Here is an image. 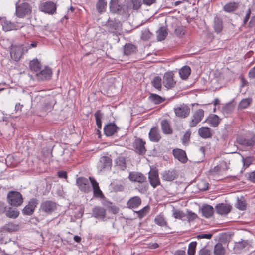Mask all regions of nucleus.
<instances>
[{
    "label": "nucleus",
    "mask_w": 255,
    "mask_h": 255,
    "mask_svg": "<svg viewBox=\"0 0 255 255\" xmlns=\"http://www.w3.org/2000/svg\"><path fill=\"white\" fill-rule=\"evenodd\" d=\"M251 13V9L250 8H249L248 9V10L247 11L246 15L243 19V23L244 25H245L247 23V22H248V21L250 17Z\"/></svg>",
    "instance_id": "61"
},
{
    "label": "nucleus",
    "mask_w": 255,
    "mask_h": 255,
    "mask_svg": "<svg viewBox=\"0 0 255 255\" xmlns=\"http://www.w3.org/2000/svg\"><path fill=\"white\" fill-rule=\"evenodd\" d=\"M133 4V8L135 10L138 9L142 4V0H131Z\"/></svg>",
    "instance_id": "52"
},
{
    "label": "nucleus",
    "mask_w": 255,
    "mask_h": 255,
    "mask_svg": "<svg viewBox=\"0 0 255 255\" xmlns=\"http://www.w3.org/2000/svg\"><path fill=\"white\" fill-rule=\"evenodd\" d=\"M145 142L141 139H136L133 143V146L137 152L141 154L145 153L146 149L145 148Z\"/></svg>",
    "instance_id": "17"
},
{
    "label": "nucleus",
    "mask_w": 255,
    "mask_h": 255,
    "mask_svg": "<svg viewBox=\"0 0 255 255\" xmlns=\"http://www.w3.org/2000/svg\"><path fill=\"white\" fill-rule=\"evenodd\" d=\"M59 178L66 179L67 178V173L64 171H60L57 173Z\"/></svg>",
    "instance_id": "62"
},
{
    "label": "nucleus",
    "mask_w": 255,
    "mask_h": 255,
    "mask_svg": "<svg viewBox=\"0 0 255 255\" xmlns=\"http://www.w3.org/2000/svg\"><path fill=\"white\" fill-rule=\"evenodd\" d=\"M116 164L118 168L124 170L126 168L125 159L124 157H119L116 159Z\"/></svg>",
    "instance_id": "38"
},
{
    "label": "nucleus",
    "mask_w": 255,
    "mask_h": 255,
    "mask_svg": "<svg viewBox=\"0 0 255 255\" xmlns=\"http://www.w3.org/2000/svg\"><path fill=\"white\" fill-rule=\"evenodd\" d=\"M236 207L240 210H244L246 208V203L244 198L241 197L238 198Z\"/></svg>",
    "instance_id": "43"
},
{
    "label": "nucleus",
    "mask_w": 255,
    "mask_h": 255,
    "mask_svg": "<svg viewBox=\"0 0 255 255\" xmlns=\"http://www.w3.org/2000/svg\"><path fill=\"white\" fill-rule=\"evenodd\" d=\"M57 207L56 203L51 201H45L42 202L40 206L42 211L46 214H50L54 211Z\"/></svg>",
    "instance_id": "9"
},
{
    "label": "nucleus",
    "mask_w": 255,
    "mask_h": 255,
    "mask_svg": "<svg viewBox=\"0 0 255 255\" xmlns=\"http://www.w3.org/2000/svg\"><path fill=\"white\" fill-rule=\"evenodd\" d=\"M161 125L163 133L165 134H171L172 133L171 128L167 120H163L161 122Z\"/></svg>",
    "instance_id": "33"
},
{
    "label": "nucleus",
    "mask_w": 255,
    "mask_h": 255,
    "mask_svg": "<svg viewBox=\"0 0 255 255\" xmlns=\"http://www.w3.org/2000/svg\"><path fill=\"white\" fill-rule=\"evenodd\" d=\"M214 29L217 33H220L223 29L222 20L218 17H215L214 19Z\"/></svg>",
    "instance_id": "30"
},
{
    "label": "nucleus",
    "mask_w": 255,
    "mask_h": 255,
    "mask_svg": "<svg viewBox=\"0 0 255 255\" xmlns=\"http://www.w3.org/2000/svg\"><path fill=\"white\" fill-rule=\"evenodd\" d=\"M118 127L114 124L110 123L104 127V130L105 134L107 136L113 135L117 132Z\"/></svg>",
    "instance_id": "21"
},
{
    "label": "nucleus",
    "mask_w": 255,
    "mask_h": 255,
    "mask_svg": "<svg viewBox=\"0 0 255 255\" xmlns=\"http://www.w3.org/2000/svg\"><path fill=\"white\" fill-rule=\"evenodd\" d=\"M111 165V159L109 157L103 156L100 159L98 164V168L100 170H102L104 168L110 167Z\"/></svg>",
    "instance_id": "19"
},
{
    "label": "nucleus",
    "mask_w": 255,
    "mask_h": 255,
    "mask_svg": "<svg viewBox=\"0 0 255 255\" xmlns=\"http://www.w3.org/2000/svg\"><path fill=\"white\" fill-rule=\"evenodd\" d=\"M110 30L113 33H119L121 32V24L120 22L111 21L109 23Z\"/></svg>",
    "instance_id": "31"
},
{
    "label": "nucleus",
    "mask_w": 255,
    "mask_h": 255,
    "mask_svg": "<svg viewBox=\"0 0 255 255\" xmlns=\"http://www.w3.org/2000/svg\"><path fill=\"white\" fill-rule=\"evenodd\" d=\"M4 228L7 231L14 232L18 229V226L12 223H9L5 226Z\"/></svg>",
    "instance_id": "49"
},
{
    "label": "nucleus",
    "mask_w": 255,
    "mask_h": 255,
    "mask_svg": "<svg viewBox=\"0 0 255 255\" xmlns=\"http://www.w3.org/2000/svg\"><path fill=\"white\" fill-rule=\"evenodd\" d=\"M110 9L112 12L117 13L121 11L122 5L118 0H111L110 3Z\"/></svg>",
    "instance_id": "29"
},
{
    "label": "nucleus",
    "mask_w": 255,
    "mask_h": 255,
    "mask_svg": "<svg viewBox=\"0 0 255 255\" xmlns=\"http://www.w3.org/2000/svg\"><path fill=\"white\" fill-rule=\"evenodd\" d=\"M28 0H18L15 3V14L19 18H24L31 14L32 7Z\"/></svg>",
    "instance_id": "1"
},
{
    "label": "nucleus",
    "mask_w": 255,
    "mask_h": 255,
    "mask_svg": "<svg viewBox=\"0 0 255 255\" xmlns=\"http://www.w3.org/2000/svg\"><path fill=\"white\" fill-rule=\"evenodd\" d=\"M157 39L159 41H162L166 38L167 35V32L165 27H161L157 31Z\"/></svg>",
    "instance_id": "40"
},
{
    "label": "nucleus",
    "mask_w": 255,
    "mask_h": 255,
    "mask_svg": "<svg viewBox=\"0 0 255 255\" xmlns=\"http://www.w3.org/2000/svg\"><path fill=\"white\" fill-rule=\"evenodd\" d=\"M76 184L79 189L85 193H89L91 191L89 180L84 177H79L76 180Z\"/></svg>",
    "instance_id": "3"
},
{
    "label": "nucleus",
    "mask_w": 255,
    "mask_h": 255,
    "mask_svg": "<svg viewBox=\"0 0 255 255\" xmlns=\"http://www.w3.org/2000/svg\"><path fill=\"white\" fill-rule=\"evenodd\" d=\"M253 159L251 157H246L245 159L243 160V165L244 166L246 167H249L253 162Z\"/></svg>",
    "instance_id": "53"
},
{
    "label": "nucleus",
    "mask_w": 255,
    "mask_h": 255,
    "mask_svg": "<svg viewBox=\"0 0 255 255\" xmlns=\"http://www.w3.org/2000/svg\"><path fill=\"white\" fill-rule=\"evenodd\" d=\"M29 66L32 71L37 73L40 69L41 64L37 59H34L30 62Z\"/></svg>",
    "instance_id": "36"
},
{
    "label": "nucleus",
    "mask_w": 255,
    "mask_h": 255,
    "mask_svg": "<svg viewBox=\"0 0 255 255\" xmlns=\"http://www.w3.org/2000/svg\"><path fill=\"white\" fill-rule=\"evenodd\" d=\"M190 137V133L189 132H186L182 138V143L183 144L185 145L189 140Z\"/></svg>",
    "instance_id": "59"
},
{
    "label": "nucleus",
    "mask_w": 255,
    "mask_h": 255,
    "mask_svg": "<svg viewBox=\"0 0 255 255\" xmlns=\"http://www.w3.org/2000/svg\"><path fill=\"white\" fill-rule=\"evenodd\" d=\"M136 50V47L132 44H126L124 48V53L126 55H129L133 53Z\"/></svg>",
    "instance_id": "37"
},
{
    "label": "nucleus",
    "mask_w": 255,
    "mask_h": 255,
    "mask_svg": "<svg viewBox=\"0 0 255 255\" xmlns=\"http://www.w3.org/2000/svg\"><path fill=\"white\" fill-rule=\"evenodd\" d=\"M161 78L159 76H156L152 81V85L157 89L160 90L161 88Z\"/></svg>",
    "instance_id": "45"
},
{
    "label": "nucleus",
    "mask_w": 255,
    "mask_h": 255,
    "mask_svg": "<svg viewBox=\"0 0 255 255\" xmlns=\"http://www.w3.org/2000/svg\"><path fill=\"white\" fill-rule=\"evenodd\" d=\"M149 137L152 142H157L160 140L161 136L157 127H154L151 128L149 133Z\"/></svg>",
    "instance_id": "20"
},
{
    "label": "nucleus",
    "mask_w": 255,
    "mask_h": 255,
    "mask_svg": "<svg viewBox=\"0 0 255 255\" xmlns=\"http://www.w3.org/2000/svg\"><path fill=\"white\" fill-rule=\"evenodd\" d=\"M212 234H201L197 236L198 239H210L212 238Z\"/></svg>",
    "instance_id": "60"
},
{
    "label": "nucleus",
    "mask_w": 255,
    "mask_h": 255,
    "mask_svg": "<svg viewBox=\"0 0 255 255\" xmlns=\"http://www.w3.org/2000/svg\"><path fill=\"white\" fill-rule=\"evenodd\" d=\"M174 110L176 116L181 118L187 117L190 114V108L184 104L174 108Z\"/></svg>",
    "instance_id": "7"
},
{
    "label": "nucleus",
    "mask_w": 255,
    "mask_h": 255,
    "mask_svg": "<svg viewBox=\"0 0 255 255\" xmlns=\"http://www.w3.org/2000/svg\"><path fill=\"white\" fill-rule=\"evenodd\" d=\"M148 179L150 185L153 188H156L160 184L158 171L155 169H151L148 173Z\"/></svg>",
    "instance_id": "6"
},
{
    "label": "nucleus",
    "mask_w": 255,
    "mask_h": 255,
    "mask_svg": "<svg viewBox=\"0 0 255 255\" xmlns=\"http://www.w3.org/2000/svg\"><path fill=\"white\" fill-rule=\"evenodd\" d=\"M239 5L237 2H229L223 6V10L228 13L232 12L238 8Z\"/></svg>",
    "instance_id": "27"
},
{
    "label": "nucleus",
    "mask_w": 255,
    "mask_h": 255,
    "mask_svg": "<svg viewBox=\"0 0 255 255\" xmlns=\"http://www.w3.org/2000/svg\"><path fill=\"white\" fill-rule=\"evenodd\" d=\"M234 109V105L232 103H228L226 105L224 109L225 111L230 113L232 112Z\"/></svg>",
    "instance_id": "58"
},
{
    "label": "nucleus",
    "mask_w": 255,
    "mask_h": 255,
    "mask_svg": "<svg viewBox=\"0 0 255 255\" xmlns=\"http://www.w3.org/2000/svg\"><path fill=\"white\" fill-rule=\"evenodd\" d=\"M173 154L174 157L177 159L181 162L185 163L187 161V157L185 152L180 149H176L173 150Z\"/></svg>",
    "instance_id": "16"
},
{
    "label": "nucleus",
    "mask_w": 255,
    "mask_h": 255,
    "mask_svg": "<svg viewBox=\"0 0 255 255\" xmlns=\"http://www.w3.org/2000/svg\"><path fill=\"white\" fill-rule=\"evenodd\" d=\"M8 203L12 206L18 207L22 205L23 199L21 193L17 191H11L7 195Z\"/></svg>",
    "instance_id": "2"
},
{
    "label": "nucleus",
    "mask_w": 255,
    "mask_h": 255,
    "mask_svg": "<svg viewBox=\"0 0 255 255\" xmlns=\"http://www.w3.org/2000/svg\"><path fill=\"white\" fill-rule=\"evenodd\" d=\"M1 22L3 29L5 31H9L16 29L15 25L5 19H2Z\"/></svg>",
    "instance_id": "28"
},
{
    "label": "nucleus",
    "mask_w": 255,
    "mask_h": 255,
    "mask_svg": "<svg viewBox=\"0 0 255 255\" xmlns=\"http://www.w3.org/2000/svg\"><path fill=\"white\" fill-rule=\"evenodd\" d=\"M249 246L250 244L247 240H241V241L235 243L234 250L235 252H239L244 249H248Z\"/></svg>",
    "instance_id": "26"
},
{
    "label": "nucleus",
    "mask_w": 255,
    "mask_h": 255,
    "mask_svg": "<svg viewBox=\"0 0 255 255\" xmlns=\"http://www.w3.org/2000/svg\"><path fill=\"white\" fill-rule=\"evenodd\" d=\"M22 55V47L20 46H14L11 48L10 56L14 61H18Z\"/></svg>",
    "instance_id": "14"
},
{
    "label": "nucleus",
    "mask_w": 255,
    "mask_h": 255,
    "mask_svg": "<svg viewBox=\"0 0 255 255\" xmlns=\"http://www.w3.org/2000/svg\"><path fill=\"white\" fill-rule=\"evenodd\" d=\"M89 179L92 186L94 197L99 198H104V195L99 188L98 183L91 177H89Z\"/></svg>",
    "instance_id": "11"
},
{
    "label": "nucleus",
    "mask_w": 255,
    "mask_h": 255,
    "mask_svg": "<svg viewBox=\"0 0 255 255\" xmlns=\"http://www.w3.org/2000/svg\"><path fill=\"white\" fill-rule=\"evenodd\" d=\"M196 245L197 243L196 242H192L189 244L188 249V255H195Z\"/></svg>",
    "instance_id": "46"
},
{
    "label": "nucleus",
    "mask_w": 255,
    "mask_h": 255,
    "mask_svg": "<svg viewBox=\"0 0 255 255\" xmlns=\"http://www.w3.org/2000/svg\"><path fill=\"white\" fill-rule=\"evenodd\" d=\"M174 74L171 72H167L164 75L163 78V84L167 89L174 87L176 82L173 79Z\"/></svg>",
    "instance_id": "5"
},
{
    "label": "nucleus",
    "mask_w": 255,
    "mask_h": 255,
    "mask_svg": "<svg viewBox=\"0 0 255 255\" xmlns=\"http://www.w3.org/2000/svg\"><path fill=\"white\" fill-rule=\"evenodd\" d=\"M107 4L106 0H98L96 3V7L99 13H101L106 10Z\"/></svg>",
    "instance_id": "32"
},
{
    "label": "nucleus",
    "mask_w": 255,
    "mask_h": 255,
    "mask_svg": "<svg viewBox=\"0 0 255 255\" xmlns=\"http://www.w3.org/2000/svg\"><path fill=\"white\" fill-rule=\"evenodd\" d=\"M19 214V211L17 210H8L6 212V215L7 217L11 218H17Z\"/></svg>",
    "instance_id": "51"
},
{
    "label": "nucleus",
    "mask_w": 255,
    "mask_h": 255,
    "mask_svg": "<svg viewBox=\"0 0 255 255\" xmlns=\"http://www.w3.org/2000/svg\"><path fill=\"white\" fill-rule=\"evenodd\" d=\"M211 251L206 247L203 248L199 252V255H211Z\"/></svg>",
    "instance_id": "54"
},
{
    "label": "nucleus",
    "mask_w": 255,
    "mask_h": 255,
    "mask_svg": "<svg viewBox=\"0 0 255 255\" xmlns=\"http://www.w3.org/2000/svg\"><path fill=\"white\" fill-rule=\"evenodd\" d=\"M141 204V200L138 196L130 198L127 203V207L129 209L138 208Z\"/></svg>",
    "instance_id": "18"
},
{
    "label": "nucleus",
    "mask_w": 255,
    "mask_h": 255,
    "mask_svg": "<svg viewBox=\"0 0 255 255\" xmlns=\"http://www.w3.org/2000/svg\"><path fill=\"white\" fill-rule=\"evenodd\" d=\"M152 36L151 33L148 29H144L142 31L141 38L143 40H147L150 38Z\"/></svg>",
    "instance_id": "50"
},
{
    "label": "nucleus",
    "mask_w": 255,
    "mask_h": 255,
    "mask_svg": "<svg viewBox=\"0 0 255 255\" xmlns=\"http://www.w3.org/2000/svg\"><path fill=\"white\" fill-rule=\"evenodd\" d=\"M93 214L94 216L98 219H104L106 216V210L101 207L96 206L93 208Z\"/></svg>",
    "instance_id": "24"
},
{
    "label": "nucleus",
    "mask_w": 255,
    "mask_h": 255,
    "mask_svg": "<svg viewBox=\"0 0 255 255\" xmlns=\"http://www.w3.org/2000/svg\"><path fill=\"white\" fill-rule=\"evenodd\" d=\"M129 179L131 181L142 183L146 180V177L141 173L131 172L129 174Z\"/></svg>",
    "instance_id": "13"
},
{
    "label": "nucleus",
    "mask_w": 255,
    "mask_h": 255,
    "mask_svg": "<svg viewBox=\"0 0 255 255\" xmlns=\"http://www.w3.org/2000/svg\"><path fill=\"white\" fill-rule=\"evenodd\" d=\"M198 134L200 137L206 139L212 136L211 129L207 127H202L198 130Z\"/></svg>",
    "instance_id": "22"
},
{
    "label": "nucleus",
    "mask_w": 255,
    "mask_h": 255,
    "mask_svg": "<svg viewBox=\"0 0 255 255\" xmlns=\"http://www.w3.org/2000/svg\"><path fill=\"white\" fill-rule=\"evenodd\" d=\"M52 75L51 69L47 67H45L42 70L36 73L37 78L39 80L49 79Z\"/></svg>",
    "instance_id": "12"
},
{
    "label": "nucleus",
    "mask_w": 255,
    "mask_h": 255,
    "mask_svg": "<svg viewBox=\"0 0 255 255\" xmlns=\"http://www.w3.org/2000/svg\"><path fill=\"white\" fill-rule=\"evenodd\" d=\"M202 215L205 218H210L213 214L214 208L211 205H205L201 208Z\"/></svg>",
    "instance_id": "25"
},
{
    "label": "nucleus",
    "mask_w": 255,
    "mask_h": 255,
    "mask_svg": "<svg viewBox=\"0 0 255 255\" xmlns=\"http://www.w3.org/2000/svg\"><path fill=\"white\" fill-rule=\"evenodd\" d=\"M191 73L190 68L188 66H185L179 71V75L182 79H185L188 78Z\"/></svg>",
    "instance_id": "34"
},
{
    "label": "nucleus",
    "mask_w": 255,
    "mask_h": 255,
    "mask_svg": "<svg viewBox=\"0 0 255 255\" xmlns=\"http://www.w3.org/2000/svg\"><path fill=\"white\" fill-rule=\"evenodd\" d=\"M249 75L251 78H255V66L250 69L249 72Z\"/></svg>",
    "instance_id": "63"
},
{
    "label": "nucleus",
    "mask_w": 255,
    "mask_h": 255,
    "mask_svg": "<svg viewBox=\"0 0 255 255\" xmlns=\"http://www.w3.org/2000/svg\"><path fill=\"white\" fill-rule=\"evenodd\" d=\"M155 223L160 226H166L167 222L162 214H159L156 216L154 219Z\"/></svg>",
    "instance_id": "39"
},
{
    "label": "nucleus",
    "mask_w": 255,
    "mask_h": 255,
    "mask_svg": "<svg viewBox=\"0 0 255 255\" xmlns=\"http://www.w3.org/2000/svg\"><path fill=\"white\" fill-rule=\"evenodd\" d=\"M247 177L249 181L255 183V170L248 173Z\"/></svg>",
    "instance_id": "56"
},
{
    "label": "nucleus",
    "mask_w": 255,
    "mask_h": 255,
    "mask_svg": "<svg viewBox=\"0 0 255 255\" xmlns=\"http://www.w3.org/2000/svg\"><path fill=\"white\" fill-rule=\"evenodd\" d=\"M173 216L176 219H182L183 218L186 216V215L183 211L174 210L173 212Z\"/></svg>",
    "instance_id": "48"
},
{
    "label": "nucleus",
    "mask_w": 255,
    "mask_h": 255,
    "mask_svg": "<svg viewBox=\"0 0 255 255\" xmlns=\"http://www.w3.org/2000/svg\"><path fill=\"white\" fill-rule=\"evenodd\" d=\"M39 9L45 13L53 14L56 12V6L54 2L47 1L41 4Z\"/></svg>",
    "instance_id": "4"
},
{
    "label": "nucleus",
    "mask_w": 255,
    "mask_h": 255,
    "mask_svg": "<svg viewBox=\"0 0 255 255\" xmlns=\"http://www.w3.org/2000/svg\"><path fill=\"white\" fill-rule=\"evenodd\" d=\"M151 101L155 104H159L163 101V99L159 95L152 94L149 97Z\"/></svg>",
    "instance_id": "47"
},
{
    "label": "nucleus",
    "mask_w": 255,
    "mask_h": 255,
    "mask_svg": "<svg viewBox=\"0 0 255 255\" xmlns=\"http://www.w3.org/2000/svg\"><path fill=\"white\" fill-rule=\"evenodd\" d=\"M252 100L251 98H247L242 99L238 105V108L243 109L247 108L252 102Z\"/></svg>",
    "instance_id": "42"
},
{
    "label": "nucleus",
    "mask_w": 255,
    "mask_h": 255,
    "mask_svg": "<svg viewBox=\"0 0 255 255\" xmlns=\"http://www.w3.org/2000/svg\"><path fill=\"white\" fill-rule=\"evenodd\" d=\"M231 210V206L224 203H220L216 205V211L221 215H227Z\"/></svg>",
    "instance_id": "15"
},
{
    "label": "nucleus",
    "mask_w": 255,
    "mask_h": 255,
    "mask_svg": "<svg viewBox=\"0 0 255 255\" xmlns=\"http://www.w3.org/2000/svg\"><path fill=\"white\" fill-rule=\"evenodd\" d=\"M204 115V110L202 109H198L193 114L191 120L189 123V126L191 127L196 126L203 118Z\"/></svg>",
    "instance_id": "8"
},
{
    "label": "nucleus",
    "mask_w": 255,
    "mask_h": 255,
    "mask_svg": "<svg viewBox=\"0 0 255 255\" xmlns=\"http://www.w3.org/2000/svg\"><path fill=\"white\" fill-rule=\"evenodd\" d=\"M150 210V207L148 205L145 206L141 210L136 211L135 213L137 214L138 217L141 219L144 217L149 212Z\"/></svg>",
    "instance_id": "44"
},
{
    "label": "nucleus",
    "mask_w": 255,
    "mask_h": 255,
    "mask_svg": "<svg viewBox=\"0 0 255 255\" xmlns=\"http://www.w3.org/2000/svg\"><path fill=\"white\" fill-rule=\"evenodd\" d=\"M176 177V174L173 170H166L161 173L162 179L164 181H171Z\"/></svg>",
    "instance_id": "23"
},
{
    "label": "nucleus",
    "mask_w": 255,
    "mask_h": 255,
    "mask_svg": "<svg viewBox=\"0 0 255 255\" xmlns=\"http://www.w3.org/2000/svg\"><path fill=\"white\" fill-rule=\"evenodd\" d=\"M38 204V201L36 199H32L28 204L23 208V213L24 215H31L34 212L35 208Z\"/></svg>",
    "instance_id": "10"
},
{
    "label": "nucleus",
    "mask_w": 255,
    "mask_h": 255,
    "mask_svg": "<svg viewBox=\"0 0 255 255\" xmlns=\"http://www.w3.org/2000/svg\"><path fill=\"white\" fill-rule=\"evenodd\" d=\"M225 250L221 243L216 244L214 248V255H224Z\"/></svg>",
    "instance_id": "35"
},
{
    "label": "nucleus",
    "mask_w": 255,
    "mask_h": 255,
    "mask_svg": "<svg viewBox=\"0 0 255 255\" xmlns=\"http://www.w3.org/2000/svg\"><path fill=\"white\" fill-rule=\"evenodd\" d=\"M54 105V103L51 100H48V103L44 106V109L45 111L50 110Z\"/></svg>",
    "instance_id": "57"
},
{
    "label": "nucleus",
    "mask_w": 255,
    "mask_h": 255,
    "mask_svg": "<svg viewBox=\"0 0 255 255\" xmlns=\"http://www.w3.org/2000/svg\"><path fill=\"white\" fill-rule=\"evenodd\" d=\"M208 122L211 126L216 127L220 123L219 117L216 115H213L209 117Z\"/></svg>",
    "instance_id": "41"
},
{
    "label": "nucleus",
    "mask_w": 255,
    "mask_h": 255,
    "mask_svg": "<svg viewBox=\"0 0 255 255\" xmlns=\"http://www.w3.org/2000/svg\"><path fill=\"white\" fill-rule=\"evenodd\" d=\"M196 217L197 215L195 213L191 211L187 212V218H188L189 222L194 220Z\"/></svg>",
    "instance_id": "55"
},
{
    "label": "nucleus",
    "mask_w": 255,
    "mask_h": 255,
    "mask_svg": "<svg viewBox=\"0 0 255 255\" xmlns=\"http://www.w3.org/2000/svg\"><path fill=\"white\" fill-rule=\"evenodd\" d=\"M249 25L250 27L255 26L254 32L255 33V16L252 17L249 22Z\"/></svg>",
    "instance_id": "64"
}]
</instances>
